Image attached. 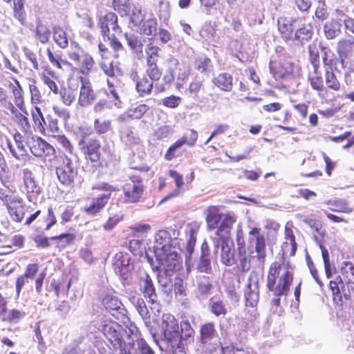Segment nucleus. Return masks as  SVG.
<instances>
[{
    "instance_id": "1",
    "label": "nucleus",
    "mask_w": 354,
    "mask_h": 354,
    "mask_svg": "<svg viewBox=\"0 0 354 354\" xmlns=\"http://www.w3.org/2000/svg\"><path fill=\"white\" fill-rule=\"evenodd\" d=\"M102 331L120 354H156L146 341L140 337L138 328L132 323L125 329L112 322L105 323Z\"/></svg>"
},
{
    "instance_id": "2",
    "label": "nucleus",
    "mask_w": 354,
    "mask_h": 354,
    "mask_svg": "<svg viewBox=\"0 0 354 354\" xmlns=\"http://www.w3.org/2000/svg\"><path fill=\"white\" fill-rule=\"evenodd\" d=\"M261 230L252 228L248 236L250 246L248 248L237 250V265L242 272L249 270L252 261L263 264L266 256V240L260 232Z\"/></svg>"
},
{
    "instance_id": "3",
    "label": "nucleus",
    "mask_w": 354,
    "mask_h": 354,
    "mask_svg": "<svg viewBox=\"0 0 354 354\" xmlns=\"http://www.w3.org/2000/svg\"><path fill=\"white\" fill-rule=\"evenodd\" d=\"M293 281L292 269L283 259L273 262L268 270L267 288L276 297L286 295Z\"/></svg>"
},
{
    "instance_id": "4",
    "label": "nucleus",
    "mask_w": 354,
    "mask_h": 354,
    "mask_svg": "<svg viewBox=\"0 0 354 354\" xmlns=\"http://www.w3.org/2000/svg\"><path fill=\"white\" fill-rule=\"evenodd\" d=\"M161 328L163 333L162 343L166 345V350L174 354H185L180 342L179 326L177 319L171 314H163Z\"/></svg>"
},
{
    "instance_id": "5",
    "label": "nucleus",
    "mask_w": 354,
    "mask_h": 354,
    "mask_svg": "<svg viewBox=\"0 0 354 354\" xmlns=\"http://www.w3.org/2000/svg\"><path fill=\"white\" fill-rule=\"evenodd\" d=\"M169 233L166 230H159L155 235L153 252L156 261L179 259L174 247L171 244Z\"/></svg>"
},
{
    "instance_id": "6",
    "label": "nucleus",
    "mask_w": 354,
    "mask_h": 354,
    "mask_svg": "<svg viewBox=\"0 0 354 354\" xmlns=\"http://www.w3.org/2000/svg\"><path fill=\"white\" fill-rule=\"evenodd\" d=\"M147 261L151 264L152 269L159 270L157 274V279L159 285L162 288L168 287L171 283V277L173 276L175 270H177L180 266L179 259H172L170 260L156 261L155 264L152 257L147 254Z\"/></svg>"
},
{
    "instance_id": "7",
    "label": "nucleus",
    "mask_w": 354,
    "mask_h": 354,
    "mask_svg": "<svg viewBox=\"0 0 354 354\" xmlns=\"http://www.w3.org/2000/svg\"><path fill=\"white\" fill-rule=\"evenodd\" d=\"M131 181L123 187L124 200L126 203H136L140 201L144 193L142 178L132 176Z\"/></svg>"
},
{
    "instance_id": "8",
    "label": "nucleus",
    "mask_w": 354,
    "mask_h": 354,
    "mask_svg": "<svg viewBox=\"0 0 354 354\" xmlns=\"http://www.w3.org/2000/svg\"><path fill=\"white\" fill-rule=\"evenodd\" d=\"M140 290L143 294L145 299H148V302L151 303L153 307L151 308L156 309L158 312L160 310V304L158 299V295L151 277L144 273L141 275L138 280Z\"/></svg>"
},
{
    "instance_id": "9",
    "label": "nucleus",
    "mask_w": 354,
    "mask_h": 354,
    "mask_svg": "<svg viewBox=\"0 0 354 354\" xmlns=\"http://www.w3.org/2000/svg\"><path fill=\"white\" fill-rule=\"evenodd\" d=\"M259 277L256 272H251L248 279L244 297L248 306L254 307L259 300Z\"/></svg>"
},
{
    "instance_id": "10",
    "label": "nucleus",
    "mask_w": 354,
    "mask_h": 354,
    "mask_svg": "<svg viewBox=\"0 0 354 354\" xmlns=\"http://www.w3.org/2000/svg\"><path fill=\"white\" fill-rule=\"evenodd\" d=\"M2 201L13 221L20 223L25 215V207L21 198L14 195H6Z\"/></svg>"
},
{
    "instance_id": "11",
    "label": "nucleus",
    "mask_w": 354,
    "mask_h": 354,
    "mask_svg": "<svg viewBox=\"0 0 354 354\" xmlns=\"http://www.w3.org/2000/svg\"><path fill=\"white\" fill-rule=\"evenodd\" d=\"M56 174L59 180L65 185H71L77 176V169L71 157L65 156L62 165L56 169Z\"/></svg>"
},
{
    "instance_id": "12",
    "label": "nucleus",
    "mask_w": 354,
    "mask_h": 354,
    "mask_svg": "<svg viewBox=\"0 0 354 354\" xmlns=\"http://www.w3.org/2000/svg\"><path fill=\"white\" fill-rule=\"evenodd\" d=\"M99 66L108 77L107 85L109 86V93L115 100L119 101V95L114 87L117 82V77L122 75L121 70L114 66L113 62H106V61H102L99 63Z\"/></svg>"
},
{
    "instance_id": "13",
    "label": "nucleus",
    "mask_w": 354,
    "mask_h": 354,
    "mask_svg": "<svg viewBox=\"0 0 354 354\" xmlns=\"http://www.w3.org/2000/svg\"><path fill=\"white\" fill-rule=\"evenodd\" d=\"M24 192L29 201L37 200L41 192V187L36 182L32 172L29 169H23Z\"/></svg>"
},
{
    "instance_id": "14",
    "label": "nucleus",
    "mask_w": 354,
    "mask_h": 354,
    "mask_svg": "<svg viewBox=\"0 0 354 354\" xmlns=\"http://www.w3.org/2000/svg\"><path fill=\"white\" fill-rule=\"evenodd\" d=\"M201 341L203 344L204 348L212 353L216 351L218 344H213V341L216 337V331L213 323H206L203 324L200 330Z\"/></svg>"
},
{
    "instance_id": "15",
    "label": "nucleus",
    "mask_w": 354,
    "mask_h": 354,
    "mask_svg": "<svg viewBox=\"0 0 354 354\" xmlns=\"http://www.w3.org/2000/svg\"><path fill=\"white\" fill-rule=\"evenodd\" d=\"M221 247V261L225 266H230L234 263V250L232 241L225 239L214 242V252L216 254Z\"/></svg>"
},
{
    "instance_id": "16",
    "label": "nucleus",
    "mask_w": 354,
    "mask_h": 354,
    "mask_svg": "<svg viewBox=\"0 0 354 354\" xmlns=\"http://www.w3.org/2000/svg\"><path fill=\"white\" fill-rule=\"evenodd\" d=\"M78 146L91 162H96L100 160L101 145L97 138H92L86 141L78 142Z\"/></svg>"
},
{
    "instance_id": "17",
    "label": "nucleus",
    "mask_w": 354,
    "mask_h": 354,
    "mask_svg": "<svg viewBox=\"0 0 354 354\" xmlns=\"http://www.w3.org/2000/svg\"><path fill=\"white\" fill-rule=\"evenodd\" d=\"M80 80L81 87L77 100V105L81 107H86L94 102L96 98V95L88 80L83 77H80Z\"/></svg>"
},
{
    "instance_id": "18",
    "label": "nucleus",
    "mask_w": 354,
    "mask_h": 354,
    "mask_svg": "<svg viewBox=\"0 0 354 354\" xmlns=\"http://www.w3.org/2000/svg\"><path fill=\"white\" fill-rule=\"evenodd\" d=\"M99 26L104 37L110 39L109 32L111 28L115 32H122L121 28L118 24V17L113 12H109L99 20Z\"/></svg>"
},
{
    "instance_id": "19",
    "label": "nucleus",
    "mask_w": 354,
    "mask_h": 354,
    "mask_svg": "<svg viewBox=\"0 0 354 354\" xmlns=\"http://www.w3.org/2000/svg\"><path fill=\"white\" fill-rule=\"evenodd\" d=\"M31 153L37 157L49 155L54 152V148L39 137H32L28 142Z\"/></svg>"
},
{
    "instance_id": "20",
    "label": "nucleus",
    "mask_w": 354,
    "mask_h": 354,
    "mask_svg": "<svg viewBox=\"0 0 354 354\" xmlns=\"http://www.w3.org/2000/svg\"><path fill=\"white\" fill-rule=\"evenodd\" d=\"M270 70L273 76L277 78H284L292 73V64L290 62H270Z\"/></svg>"
},
{
    "instance_id": "21",
    "label": "nucleus",
    "mask_w": 354,
    "mask_h": 354,
    "mask_svg": "<svg viewBox=\"0 0 354 354\" xmlns=\"http://www.w3.org/2000/svg\"><path fill=\"white\" fill-rule=\"evenodd\" d=\"M182 66L178 60L175 57H169L165 62V75L163 80L167 84H171L175 80L176 73L178 71Z\"/></svg>"
},
{
    "instance_id": "22",
    "label": "nucleus",
    "mask_w": 354,
    "mask_h": 354,
    "mask_svg": "<svg viewBox=\"0 0 354 354\" xmlns=\"http://www.w3.org/2000/svg\"><path fill=\"white\" fill-rule=\"evenodd\" d=\"M174 292L176 299L185 308L189 306V302L187 297V292L183 279L181 277H176L174 284Z\"/></svg>"
},
{
    "instance_id": "23",
    "label": "nucleus",
    "mask_w": 354,
    "mask_h": 354,
    "mask_svg": "<svg viewBox=\"0 0 354 354\" xmlns=\"http://www.w3.org/2000/svg\"><path fill=\"white\" fill-rule=\"evenodd\" d=\"M296 19L292 17H281L277 20V27L282 37L286 39H290L292 37L294 30L293 24Z\"/></svg>"
},
{
    "instance_id": "24",
    "label": "nucleus",
    "mask_w": 354,
    "mask_h": 354,
    "mask_svg": "<svg viewBox=\"0 0 354 354\" xmlns=\"http://www.w3.org/2000/svg\"><path fill=\"white\" fill-rule=\"evenodd\" d=\"M212 83L218 89L225 92H230L233 88V77L227 73H222L214 77Z\"/></svg>"
},
{
    "instance_id": "25",
    "label": "nucleus",
    "mask_w": 354,
    "mask_h": 354,
    "mask_svg": "<svg viewBox=\"0 0 354 354\" xmlns=\"http://www.w3.org/2000/svg\"><path fill=\"white\" fill-rule=\"evenodd\" d=\"M182 335H180V342L183 346V353L186 354L185 346L194 342V330L192 328L187 320H183L180 323Z\"/></svg>"
},
{
    "instance_id": "26",
    "label": "nucleus",
    "mask_w": 354,
    "mask_h": 354,
    "mask_svg": "<svg viewBox=\"0 0 354 354\" xmlns=\"http://www.w3.org/2000/svg\"><path fill=\"white\" fill-rule=\"evenodd\" d=\"M135 307L142 318L146 327L153 334V326L150 320V313L145 301L142 298H137L135 302Z\"/></svg>"
},
{
    "instance_id": "27",
    "label": "nucleus",
    "mask_w": 354,
    "mask_h": 354,
    "mask_svg": "<svg viewBox=\"0 0 354 354\" xmlns=\"http://www.w3.org/2000/svg\"><path fill=\"white\" fill-rule=\"evenodd\" d=\"M102 304L104 308L113 316L115 313H121V311L123 310V305L122 302L118 297L113 295H106L103 298Z\"/></svg>"
},
{
    "instance_id": "28",
    "label": "nucleus",
    "mask_w": 354,
    "mask_h": 354,
    "mask_svg": "<svg viewBox=\"0 0 354 354\" xmlns=\"http://www.w3.org/2000/svg\"><path fill=\"white\" fill-rule=\"evenodd\" d=\"M109 197V194H102L100 197L93 200L92 204H91L88 207L85 208V212L88 215H95L104 207L105 205L108 202Z\"/></svg>"
},
{
    "instance_id": "29",
    "label": "nucleus",
    "mask_w": 354,
    "mask_h": 354,
    "mask_svg": "<svg viewBox=\"0 0 354 354\" xmlns=\"http://www.w3.org/2000/svg\"><path fill=\"white\" fill-rule=\"evenodd\" d=\"M12 91L15 97V103L16 106L24 113L28 115V111H26L24 97H23V90L18 80H15V85L12 86Z\"/></svg>"
},
{
    "instance_id": "30",
    "label": "nucleus",
    "mask_w": 354,
    "mask_h": 354,
    "mask_svg": "<svg viewBox=\"0 0 354 354\" xmlns=\"http://www.w3.org/2000/svg\"><path fill=\"white\" fill-rule=\"evenodd\" d=\"M341 24L336 20H332L325 24L324 31L328 39H334L340 33Z\"/></svg>"
},
{
    "instance_id": "31",
    "label": "nucleus",
    "mask_w": 354,
    "mask_h": 354,
    "mask_svg": "<svg viewBox=\"0 0 354 354\" xmlns=\"http://www.w3.org/2000/svg\"><path fill=\"white\" fill-rule=\"evenodd\" d=\"M337 50L341 57H346L351 55L354 50V37L339 40L337 44Z\"/></svg>"
},
{
    "instance_id": "32",
    "label": "nucleus",
    "mask_w": 354,
    "mask_h": 354,
    "mask_svg": "<svg viewBox=\"0 0 354 354\" xmlns=\"http://www.w3.org/2000/svg\"><path fill=\"white\" fill-rule=\"evenodd\" d=\"M53 39L55 42L62 48L68 46V41L66 32L60 27L53 28Z\"/></svg>"
},
{
    "instance_id": "33",
    "label": "nucleus",
    "mask_w": 354,
    "mask_h": 354,
    "mask_svg": "<svg viewBox=\"0 0 354 354\" xmlns=\"http://www.w3.org/2000/svg\"><path fill=\"white\" fill-rule=\"evenodd\" d=\"M169 175L170 177L174 179L176 188L167 196L163 198L160 203L165 201L169 198L178 196L180 194V187L183 185V176L178 173L176 171L170 170L169 171Z\"/></svg>"
},
{
    "instance_id": "34",
    "label": "nucleus",
    "mask_w": 354,
    "mask_h": 354,
    "mask_svg": "<svg viewBox=\"0 0 354 354\" xmlns=\"http://www.w3.org/2000/svg\"><path fill=\"white\" fill-rule=\"evenodd\" d=\"M331 207L330 209L333 212L350 213L352 209L344 199H337L328 203Z\"/></svg>"
},
{
    "instance_id": "35",
    "label": "nucleus",
    "mask_w": 354,
    "mask_h": 354,
    "mask_svg": "<svg viewBox=\"0 0 354 354\" xmlns=\"http://www.w3.org/2000/svg\"><path fill=\"white\" fill-rule=\"evenodd\" d=\"M80 62L78 64L80 69L83 74L88 73L94 65L93 57L88 53H82Z\"/></svg>"
},
{
    "instance_id": "36",
    "label": "nucleus",
    "mask_w": 354,
    "mask_h": 354,
    "mask_svg": "<svg viewBox=\"0 0 354 354\" xmlns=\"http://www.w3.org/2000/svg\"><path fill=\"white\" fill-rule=\"evenodd\" d=\"M93 129L97 134H104L111 129V121L110 120L95 119L93 122Z\"/></svg>"
},
{
    "instance_id": "37",
    "label": "nucleus",
    "mask_w": 354,
    "mask_h": 354,
    "mask_svg": "<svg viewBox=\"0 0 354 354\" xmlns=\"http://www.w3.org/2000/svg\"><path fill=\"white\" fill-rule=\"evenodd\" d=\"M234 220L230 216H225L218 227L216 234L221 238L229 234Z\"/></svg>"
},
{
    "instance_id": "38",
    "label": "nucleus",
    "mask_w": 354,
    "mask_h": 354,
    "mask_svg": "<svg viewBox=\"0 0 354 354\" xmlns=\"http://www.w3.org/2000/svg\"><path fill=\"white\" fill-rule=\"evenodd\" d=\"M196 234L197 230L193 227L189 228L187 232V241L186 250L187 254L186 255V258L190 257L192 252H194V246L196 241Z\"/></svg>"
},
{
    "instance_id": "39",
    "label": "nucleus",
    "mask_w": 354,
    "mask_h": 354,
    "mask_svg": "<svg viewBox=\"0 0 354 354\" xmlns=\"http://www.w3.org/2000/svg\"><path fill=\"white\" fill-rule=\"evenodd\" d=\"M113 6L121 16H126L130 11L131 2L130 0H113Z\"/></svg>"
},
{
    "instance_id": "40",
    "label": "nucleus",
    "mask_w": 354,
    "mask_h": 354,
    "mask_svg": "<svg viewBox=\"0 0 354 354\" xmlns=\"http://www.w3.org/2000/svg\"><path fill=\"white\" fill-rule=\"evenodd\" d=\"M125 39L129 46L136 53L142 52V44L138 36L134 34H124Z\"/></svg>"
},
{
    "instance_id": "41",
    "label": "nucleus",
    "mask_w": 354,
    "mask_h": 354,
    "mask_svg": "<svg viewBox=\"0 0 354 354\" xmlns=\"http://www.w3.org/2000/svg\"><path fill=\"white\" fill-rule=\"evenodd\" d=\"M312 35L313 27L310 24H306L295 32V37L298 41H304L310 39Z\"/></svg>"
},
{
    "instance_id": "42",
    "label": "nucleus",
    "mask_w": 354,
    "mask_h": 354,
    "mask_svg": "<svg viewBox=\"0 0 354 354\" xmlns=\"http://www.w3.org/2000/svg\"><path fill=\"white\" fill-rule=\"evenodd\" d=\"M326 84L328 88L334 91H339L341 87L340 82L337 79L331 69H326L325 74Z\"/></svg>"
},
{
    "instance_id": "43",
    "label": "nucleus",
    "mask_w": 354,
    "mask_h": 354,
    "mask_svg": "<svg viewBox=\"0 0 354 354\" xmlns=\"http://www.w3.org/2000/svg\"><path fill=\"white\" fill-rule=\"evenodd\" d=\"M149 106L147 104H142L138 106L130 109L127 111V115L130 120L140 119L148 111Z\"/></svg>"
},
{
    "instance_id": "44",
    "label": "nucleus",
    "mask_w": 354,
    "mask_h": 354,
    "mask_svg": "<svg viewBox=\"0 0 354 354\" xmlns=\"http://www.w3.org/2000/svg\"><path fill=\"white\" fill-rule=\"evenodd\" d=\"M52 240L57 241V247L59 249H64L74 240V236L71 234H62L59 236H53Z\"/></svg>"
},
{
    "instance_id": "45",
    "label": "nucleus",
    "mask_w": 354,
    "mask_h": 354,
    "mask_svg": "<svg viewBox=\"0 0 354 354\" xmlns=\"http://www.w3.org/2000/svg\"><path fill=\"white\" fill-rule=\"evenodd\" d=\"M0 316L2 317L3 321L17 322L24 317V313L18 310L13 309L8 311V313H6V310H5V313H3L2 315H0Z\"/></svg>"
},
{
    "instance_id": "46",
    "label": "nucleus",
    "mask_w": 354,
    "mask_h": 354,
    "mask_svg": "<svg viewBox=\"0 0 354 354\" xmlns=\"http://www.w3.org/2000/svg\"><path fill=\"white\" fill-rule=\"evenodd\" d=\"M15 146L17 149L12 145L8 144L10 153L15 158L20 160L21 157L26 153V146L22 141H17Z\"/></svg>"
},
{
    "instance_id": "47",
    "label": "nucleus",
    "mask_w": 354,
    "mask_h": 354,
    "mask_svg": "<svg viewBox=\"0 0 354 354\" xmlns=\"http://www.w3.org/2000/svg\"><path fill=\"white\" fill-rule=\"evenodd\" d=\"M211 312L216 316H225L227 313V309L221 300L212 301L211 304Z\"/></svg>"
},
{
    "instance_id": "48",
    "label": "nucleus",
    "mask_w": 354,
    "mask_h": 354,
    "mask_svg": "<svg viewBox=\"0 0 354 354\" xmlns=\"http://www.w3.org/2000/svg\"><path fill=\"white\" fill-rule=\"evenodd\" d=\"M14 3V15L22 24L26 21V12L24 10V3L22 0H13Z\"/></svg>"
},
{
    "instance_id": "49",
    "label": "nucleus",
    "mask_w": 354,
    "mask_h": 354,
    "mask_svg": "<svg viewBox=\"0 0 354 354\" xmlns=\"http://www.w3.org/2000/svg\"><path fill=\"white\" fill-rule=\"evenodd\" d=\"M122 138L124 140L126 143L129 145H138L140 142V138L130 128L126 129L122 132Z\"/></svg>"
},
{
    "instance_id": "50",
    "label": "nucleus",
    "mask_w": 354,
    "mask_h": 354,
    "mask_svg": "<svg viewBox=\"0 0 354 354\" xmlns=\"http://www.w3.org/2000/svg\"><path fill=\"white\" fill-rule=\"evenodd\" d=\"M50 34L51 33L50 30L46 26L41 24H39L37 26L36 36L41 43L46 44V42H48Z\"/></svg>"
},
{
    "instance_id": "51",
    "label": "nucleus",
    "mask_w": 354,
    "mask_h": 354,
    "mask_svg": "<svg viewBox=\"0 0 354 354\" xmlns=\"http://www.w3.org/2000/svg\"><path fill=\"white\" fill-rule=\"evenodd\" d=\"M343 276L348 278V282L354 283V265L349 261H344L341 268Z\"/></svg>"
},
{
    "instance_id": "52",
    "label": "nucleus",
    "mask_w": 354,
    "mask_h": 354,
    "mask_svg": "<svg viewBox=\"0 0 354 354\" xmlns=\"http://www.w3.org/2000/svg\"><path fill=\"white\" fill-rule=\"evenodd\" d=\"M14 116L18 122V124L21 127L24 131H28L30 130V125L29 123V120L28 118V115H26L23 111L19 112L17 111L14 114Z\"/></svg>"
},
{
    "instance_id": "53",
    "label": "nucleus",
    "mask_w": 354,
    "mask_h": 354,
    "mask_svg": "<svg viewBox=\"0 0 354 354\" xmlns=\"http://www.w3.org/2000/svg\"><path fill=\"white\" fill-rule=\"evenodd\" d=\"M146 73L152 81H158L162 75V72L158 68L157 63L147 64Z\"/></svg>"
},
{
    "instance_id": "54",
    "label": "nucleus",
    "mask_w": 354,
    "mask_h": 354,
    "mask_svg": "<svg viewBox=\"0 0 354 354\" xmlns=\"http://www.w3.org/2000/svg\"><path fill=\"white\" fill-rule=\"evenodd\" d=\"M153 81L145 77L141 79L136 85V89L140 93L149 94L153 88Z\"/></svg>"
},
{
    "instance_id": "55",
    "label": "nucleus",
    "mask_w": 354,
    "mask_h": 354,
    "mask_svg": "<svg viewBox=\"0 0 354 354\" xmlns=\"http://www.w3.org/2000/svg\"><path fill=\"white\" fill-rule=\"evenodd\" d=\"M93 133V129L91 127L89 126H81L77 128L76 131V134L79 138L78 142H82L83 140L86 141L91 138H89Z\"/></svg>"
},
{
    "instance_id": "56",
    "label": "nucleus",
    "mask_w": 354,
    "mask_h": 354,
    "mask_svg": "<svg viewBox=\"0 0 354 354\" xmlns=\"http://www.w3.org/2000/svg\"><path fill=\"white\" fill-rule=\"evenodd\" d=\"M183 145H186V142L183 138L176 141L168 149L167 153H165V158L167 160H172L174 157H176L175 151L180 148Z\"/></svg>"
},
{
    "instance_id": "57",
    "label": "nucleus",
    "mask_w": 354,
    "mask_h": 354,
    "mask_svg": "<svg viewBox=\"0 0 354 354\" xmlns=\"http://www.w3.org/2000/svg\"><path fill=\"white\" fill-rule=\"evenodd\" d=\"M160 48L158 46H151L146 50L147 64L157 63Z\"/></svg>"
},
{
    "instance_id": "58",
    "label": "nucleus",
    "mask_w": 354,
    "mask_h": 354,
    "mask_svg": "<svg viewBox=\"0 0 354 354\" xmlns=\"http://www.w3.org/2000/svg\"><path fill=\"white\" fill-rule=\"evenodd\" d=\"M59 93L62 101L65 105L70 106L74 102L75 95L73 91L62 88Z\"/></svg>"
},
{
    "instance_id": "59",
    "label": "nucleus",
    "mask_w": 354,
    "mask_h": 354,
    "mask_svg": "<svg viewBox=\"0 0 354 354\" xmlns=\"http://www.w3.org/2000/svg\"><path fill=\"white\" fill-rule=\"evenodd\" d=\"M143 33L147 35H152L156 32L157 22L155 19H150L147 20L142 26Z\"/></svg>"
},
{
    "instance_id": "60",
    "label": "nucleus",
    "mask_w": 354,
    "mask_h": 354,
    "mask_svg": "<svg viewBox=\"0 0 354 354\" xmlns=\"http://www.w3.org/2000/svg\"><path fill=\"white\" fill-rule=\"evenodd\" d=\"M109 39L110 40L111 47L115 50L114 57L115 58L119 57L120 55L124 53L125 50L122 44L115 36H113L112 37H110V39Z\"/></svg>"
},
{
    "instance_id": "61",
    "label": "nucleus",
    "mask_w": 354,
    "mask_h": 354,
    "mask_svg": "<svg viewBox=\"0 0 354 354\" xmlns=\"http://www.w3.org/2000/svg\"><path fill=\"white\" fill-rule=\"evenodd\" d=\"M196 68L201 72L209 71L212 68V62L207 57H199L196 61Z\"/></svg>"
},
{
    "instance_id": "62",
    "label": "nucleus",
    "mask_w": 354,
    "mask_h": 354,
    "mask_svg": "<svg viewBox=\"0 0 354 354\" xmlns=\"http://www.w3.org/2000/svg\"><path fill=\"white\" fill-rule=\"evenodd\" d=\"M285 238L286 241L284 244H290L292 248L291 254H295L297 250V243L292 230L287 227L285 229Z\"/></svg>"
},
{
    "instance_id": "63",
    "label": "nucleus",
    "mask_w": 354,
    "mask_h": 354,
    "mask_svg": "<svg viewBox=\"0 0 354 354\" xmlns=\"http://www.w3.org/2000/svg\"><path fill=\"white\" fill-rule=\"evenodd\" d=\"M145 15L140 7H134L132 10L131 21L135 26H139L144 20Z\"/></svg>"
},
{
    "instance_id": "64",
    "label": "nucleus",
    "mask_w": 354,
    "mask_h": 354,
    "mask_svg": "<svg viewBox=\"0 0 354 354\" xmlns=\"http://www.w3.org/2000/svg\"><path fill=\"white\" fill-rule=\"evenodd\" d=\"M159 16L160 19H167L170 16V6L167 1H161L159 3Z\"/></svg>"
}]
</instances>
